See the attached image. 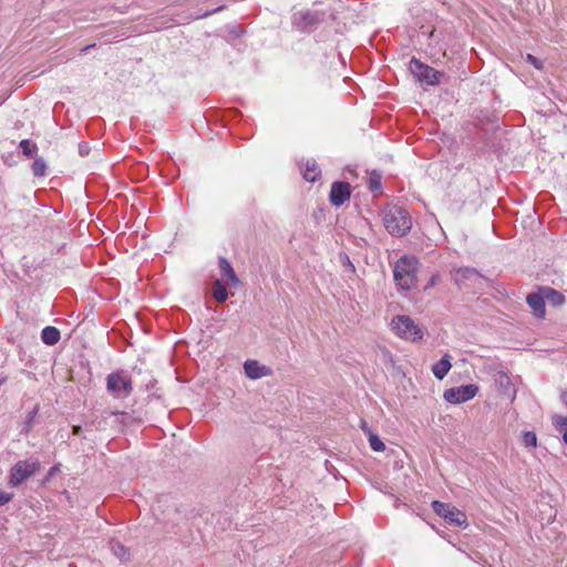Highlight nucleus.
Segmentation results:
<instances>
[{"label": "nucleus", "instance_id": "obj_1", "mask_svg": "<svg viewBox=\"0 0 567 567\" xmlns=\"http://www.w3.org/2000/svg\"><path fill=\"white\" fill-rule=\"evenodd\" d=\"M386 231L394 237H404L411 230L412 218L406 209L398 205H386L382 212Z\"/></svg>", "mask_w": 567, "mask_h": 567}, {"label": "nucleus", "instance_id": "obj_2", "mask_svg": "<svg viewBox=\"0 0 567 567\" xmlns=\"http://www.w3.org/2000/svg\"><path fill=\"white\" fill-rule=\"evenodd\" d=\"M328 20L336 21L337 14L334 10H301L292 16V25L296 27L299 31L311 33L313 32L320 24L327 22Z\"/></svg>", "mask_w": 567, "mask_h": 567}, {"label": "nucleus", "instance_id": "obj_3", "mask_svg": "<svg viewBox=\"0 0 567 567\" xmlns=\"http://www.w3.org/2000/svg\"><path fill=\"white\" fill-rule=\"evenodd\" d=\"M419 259L412 255H403L394 264L393 277L398 287L402 290H410L416 284Z\"/></svg>", "mask_w": 567, "mask_h": 567}, {"label": "nucleus", "instance_id": "obj_4", "mask_svg": "<svg viewBox=\"0 0 567 567\" xmlns=\"http://www.w3.org/2000/svg\"><path fill=\"white\" fill-rule=\"evenodd\" d=\"M40 461L37 457L18 461L9 472L8 484L18 487L40 470Z\"/></svg>", "mask_w": 567, "mask_h": 567}, {"label": "nucleus", "instance_id": "obj_5", "mask_svg": "<svg viewBox=\"0 0 567 567\" xmlns=\"http://www.w3.org/2000/svg\"><path fill=\"white\" fill-rule=\"evenodd\" d=\"M391 327L401 339L417 341L423 338V330L409 316L399 315L393 317Z\"/></svg>", "mask_w": 567, "mask_h": 567}, {"label": "nucleus", "instance_id": "obj_6", "mask_svg": "<svg viewBox=\"0 0 567 567\" xmlns=\"http://www.w3.org/2000/svg\"><path fill=\"white\" fill-rule=\"evenodd\" d=\"M431 507L433 512L442 517L447 524L462 528H466L468 526L466 514L452 504L433 501Z\"/></svg>", "mask_w": 567, "mask_h": 567}, {"label": "nucleus", "instance_id": "obj_7", "mask_svg": "<svg viewBox=\"0 0 567 567\" xmlns=\"http://www.w3.org/2000/svg\"><path fill=\"white\" fill-rule=\"evenodd\" d=\"M452 277L458 288L472 290L483 288L486 280L483 275L472 267H461L454 270Z\"/></svg>", "mask_w": 567, "mask_h": 567}, {"label": "nucleus", "instance_id": "obj_8", "mask_svg": "<svg viewBox=\"0 0 567 567\" xmlns=\"http://www.w3.org/2000/svg\"><path fill=\"white\" fill-rule=\"evenodd\" d=\"M106 390L114 398H127L133 392L132 380L124 371L112 372L106 378Z\"/></svg>", "mask_w": 567, "mask_h": 567}, {"label": "nucleus", "instance_id": "obj_9", "mask_svg": "<svg viewBox=\"0 0 567 567\" xmlns=\"http://www.w3.org/2000/svg\"><path fill=\"white\" fill-rule=\"evenodd\" d=\"M411 73L422 83L436 85L440 83L442 73L434 68L421 62L416 58H412L409 63Z\"/></svg>", "mask_w": 567, "mask_h": 567}, {"label": "nucleus", "instance_id": "obj_10", "mask_svg": "<svg viewBox=\"0 0 567 567\" xmlns=\"http://www.w3.org/2000/svg\"><path fill=\"white\" fill-rule=\"evenodd\" d=\"M478 392L476 384H466L444 391L443 398L453 404H460L473 399Z\"/></svg>", "mask_w": 567, "mask_h": 567}, {"label": "nucleus", "instance_id": "obj_11", "mask_svg": "<svg viewBox=\"0 0 567 567\" xmlns=\"http://www.w3.org/2000/svg\"><path fill=\"white\" fill-rule=\"evenodd\" d=\"M350 195L351 187L348 182H334L331 185L329 199L333 206L339 207L350 198Z\"/></svg>", "mask_w": 567, "mask_h": 567}, {"label": "nucleus", "instance_id": "obj_12", "mask_svg": "<svg viewBox=\"0 0 567 567\" xmlns=\"http://www.w3.org/2000/svg\"><path fill=\"white\" fill-rule=\"evenodd\" d=\"M244 370L247 378L257 380L264 377H271L274 371L270 367L260 364L257 360H246L244 363Z\"/></svg>", "mask_w": 567, "mask_h": 567}, {"label": "nucleus", "instance_id": "obj_13", "mask_svg": "<svg viewBox=\"0 0 567 567\" xmlns=\"http://www.w3.org/2000/svg\"><path fill=\"white\" fill-rule=\"evenodd\" d=\"M527 305L533 309L534 313L538 318H543L545 316V299L542 292V288L539 292H532L527 295L526 298Z\"/></svg>", "mask_w": 567, "mask_h": 567}, {"label": "nucleus", "instance_id": "obj_14", "mask_svg": "<svg viewBox=\"0 0 567 567\" xmlns=\"http://www.w3.org/2000/svg\"><path fill=\"white\" fill-rule=\"evenodd\" d=\"M451 368V355L446 353L441 360L432 365V372L436 379L443 380Z\"/></svg>", "mask_w": 567, "mask_h": 567}, {"label": "nucleus", "instance_id": "obj_15", "mask_svg": "<svg viewBox=\"0 0 567 567\" xmlns=\"http://www.w3.org/2000/svg\"><path fill=\"white\" fill-rule=\"evenodd\" d=\"M218 265L221 276L228 279L230 285L237 286L239 284V279L230 262L225 257H219Z\"/></svg>", "mask_w": 567, "mask_h": 567}, {"label": "nucleus", "instance_id": "obj_16", "mask_svg": "<svg viewBox=\"0 0 567 567\" xmlns=\"http://www.w3.org/2000/svg\"><path fill=\"white\" fill-rule=\"evenodd\" d=\"M545 302L553 307L561 306L565 302V296L551 287H543Z\"/></svg>", "mask_w": 567, "mask_h": 567}, {"label": "nucleus", "instance_id": "obj_17", "mask_svg": "<svg viewBox=\"0 0 567 567\" xmlns=\"http://www.w3.org/2000/svg\"><path fill=\"white\" fill-rule=\"evenodd\" d=\"M302 176L307 182L313 183L321 176V169L315 159H308L302 171Z\"/></svg>", "mask_w": 567, "mask_h": 567}, {"label": "nucleus", "instance_id": "obj_18", "mask_svg": "<svg viewBox=\"0 0 567 567\" xmlns=\"http://www.w3.org/2000/svg\"><path fill=\"white\" fill-rule=\"evenodd\" d=\"M60 338L61 333L59 329H56L55 327L48 326L42 329L41 339L43 343L48 346H54L59 342Z\"/></svg>", "mask_w": 567, "mask_h": 567}, {"label": "nucleus", "instance_id": "obj_19", "mask_svg": "<svg viewBox=\"0 0 567 567\" xmlns=\"http://www.w3.org/2000/svg\"><path fill=\"white\" fill-rule=\"evenodd\" d=\"M112 553L122 561L130 560V549L125 547L121 542L112 539L110 542Z\"/></svg>", "mask_w": 567, "mask_h": 567}, {"label": "nucleus", "instance_id": "obj_20", "mask_svg": "<svg viewBox=\"0 0 567 567\" xmlns=\"http://www.w3.org/2000/svg\"><path fill=\"white\" fill-rule=\"evenodd\" d=\"M213 297L217 302H225L228 298V291L226 286L219 280L216 279L213 286Z\"/></svg>", "mask_w": 567, "mask_h": 567}, {"label": "nucleus", "instance_id": "obj_21", "mask_svg": "<svg viewBox=\"0 0 567 567\" xmlns=\"http://www.w3.org/2000/svg\"><path fill=\"white\" fill-rule=\"evenodd\" d=\"M19 147L21 148L22 154L28 158L34 157L38 152L37 144L30 140H22L19 144Z\"/></svg>", "mask_w": 567, "mask_h": 567}, {"label": "nucleus", "instance_id": "obj_22", "mask_svg": "<svg viewBox=\"0 0 567 567\" xmlns=\"http://www.w3.org/2000/svg\"><path fill=\"white\" fill-rule=\"evenodd\" d=\"M368 436H369L370 447L374 452H383L385 450V444L381 441L379 435H377L372 432L371 429H368Z\"/></svg>", "mask_w": 567, "mask_h": 567}, {"label": "nucleus", "instance_id": "obj_23", "mask_svg": "<svg viewBox=\"0 0 567 567\" xmlns=\"http://www.w3.org/2000/svg\"><path fill=\"white\" fill-rule=\"evenodd\" d=\"M47 171V164L42 157L34 158V162L32 163V172L33 175L37 177H42L45 175Z\"/></svg>", "mask_w": 567, "mask_h": 567}, {"label": "nucleus", "instance_id": "obj_24", "mask_svg": "<svg viewBox=\"0 0 567 567\" xmlns=\"http://www.w3.org/2000/svg\"><path fill=\"white\" fill-rule=\"evenodd\" d=\"M224 8H225L224 6H219V7L215 8V9H213V10L205 11V12L196 14V16H188V17H186L184 19L178 18L175 21L177 23H183L184 21L192 20V19H204V18H207V17L214 14V13L220 12L221 10H224Z\"/></svg>", "mask_w": 567, "mask_h": 567}, {"label": "nucleus", "instance_id": "obj_25", "mask_svg": "<svg viewBox=\"0 0 567 567\" xmlns=\"http://www.w3.org/2000/svg\"><path fill=\"white\" fill-rule=\"evenodd\" d=\"M381 178H382V176L379 173H375V172H373L370 175V178H369V189L371 192L381 190V188H382Z\"/></svg>", "mask_w": 567, "mask_h": 567}, {"label": "nucleus", "instance_id": "obj_26", "mask_svg": "<svg viewBox=\"0 0 567 567\" xmlns=\"http://www.w3.org/2000/svg\"><path fill=\"white\" fill-rule=\"evenodd\" d=\"M338 259H339V262L341 264V266L346 270H348L350 272H355V267L352 264V261L350 260V257L346 252H340L338 255Z\"/></svg>", "mask_w": 567, "mask_h": 567}, {"label": "nucleus", "instance_id": "obj_27", "mask_svg": "<svg viewBox=\"0 0 567 567\" xmlns=\"http://www.w3.org/2000/svg\"><path fill=\"white\" fill-rule=\"evenodd\" d=\"M523 444L526 447H535L537 445V436L532 431H526L523 433Z\"/></svg>", "mask_w": 567, "mask_h": 567}, {"label": "nucleus", "instance_id": "obj_28", "mask_svg": "<svg viewBox=\"0 0 567 567\" xmlns=\"http://www.w3.org/2000/svg\"><path fill=\"white\" fill-rule=\"evenodd\" d=\"M111 414L113 415H116L120 420V422L123 424V425H130L132 424L133 422V417L130 415V413L127 412H124V411H115V412H112Z\"/></svg>", "mask_w": 567, "mask_h": 567}, {"label": "nucleus", "instance_id": "obj_29", "mask_svg": "<svg viewBox=\"0 0 567 567\" xmlns=\"http://www.w3.org/2000/svg\"><path fill=\"white\" fill-rule=\"evenodd\" d=\"M553 423L558 430L567 427V416L556 415L553 417Z\"/></svg>", "mask_w": 567, "mask_h": 567}, {"label": "nucleus", "instance_id": "obj_30", "mask_svg": "<svg viewBox=\"0 0 567 567\" xmlns=\"http://www.w3.org/2000/svg\"><path fill=\"white\" fill-rule=\"evenodd\" d=\"M37 413H38L37 409H33L32 411H30L28 413L27 421H25V427H24L25 432L30 431V429L32 426L33 419L35 417Z\"/></svg>", "mask_w": 567, "mask_h": 567}, {"label": "nucleus", "instance_id": "obj_31", "mask_svg": "<svg viewBox=\"0 0 567 567\" xmlns=\"http://www.w3.org/2000/svg\"><path fill=\"white\" fill-rule=\"evenodd\" d=\"M498 383L501 386L507 389L512 385L511 380L506 373H499Z\"/></svg>", "mask_w": 567, "mask_h": 567}, {"label": "nucleus", "instance_id": "obj_32", "mask_svg": "<svg viewBox=\"0 0 567 567\" xmlns=\"http://www.w3.org/2000/svg\"><path fill=\"white\" fill-rule=\"evenodd\" d=\"M13 498V494L12 493H7V492H3V491H0V506L11 502Z\"/></svg>", "mask_w": 567, "mask_h": 567}, {"label": "nucleus", "instance_id": "obj_33", "mask_svg": "<svg viewBox=\"0 0 567 567\" xmlns=\"http://www.w3.org/2000/svg\"><path fill=\"white\" fill-rule=\"evenodd\" d=\"M526 60L537 69H542L543 63L536 56L527 54Z\"/></svg>", "mask_w": 567, "mask_h": 567}, {"label": "nucleus", "instance_id": "obj_34", "mask_svg": "<svg viewBox=\"0 0 567 567\" xmlns=\"http://www.w3.org/2000/svg\"><path fill=\"white\" fill-rule=\"evenodd\" d=\"M79 153H80V155H81V156H83V157H84V156H86V155H89V153H90V146H89L86 143H84V142L80 143V144H79Z\"/></svg>", "mask_w": 567, "mask_h": 567}, {"label": "nucleus", "instance_id": "obj_35", "mask_svg": "<svg viewBox=\"0 0 567 567\" xmlns=\"http://www.w3.org/2000/svg\"><path fill=\"white\" fill-rule=\"evenodd\" d=\"M439 280H440V275H437V274L432 275L427 285L425 286V289L435 286L439 282Z\"/></svg>", "mask_w": 567, "mask_h": 567}, {"label": "nucleus", "instance_id": "obj_36", "mask_svg": "<svg viewBox=\"0 0 567 567\" xmlns=\"http://www.w3.org/2000/svg\"><path fill=\"white\" fill-rule=\"evenodd\" d=\"M560 401L567 408V390L560 393Z\"/></svg>", "mask_w": 567, "mask_h": 567}, {"label": "nucleus", "instance_id": "obj_37", "mask_svg": "<svg viewBox=\"0 0 567 567\" xmlns=\"http://www.w3.org/2000/svg\"><path fill=\"white\" fill-rule=\"evenodd\" d=\"M81 430H82V429H81V426H80V425H74V426L72 427V433H73V435H79V434L81 433Z\"/></svg>", "mask_w": 567, "mask_h": 567}, {"label": "nucleus", "instance_id": "obj_38", "mask_svg": "<svg viewBox=\"0 0 567 567\" xmlns=\"http://www.w3.org/2000/svg\"><path fill=\"white\" fill-rule=\"evenodd\" d=\"M361 429L363 430V432L365 434H368V429H370V427L368 426L367 422L363 420L361 421Z\"/></svg>", "mask_w": 567, "mask_h": 567}, {"label": "nucleus", "instance_id": "obj_39", "mask_svg": "<svg viewBox=\"0 0 567 567\" xmlns=\"http://www.w3.org/2000/svg\"><path fill=\"white\" fill-rule=\"evenodd\" d=\"M563 440L564 442L567 444V430L565 431L564 435H563Z\"/></svg>", "mask_w": 567, "mask_h": 567}, {"label": "nucleus", "instance_id": "obj_40", "mask_svg": "<svg viewBox=\"0 0 567 567\" xmlns=\"http://www.w3.org/2000/svg\"><path fill=\"white\" fill-rule=\"evenodd\" d=\"M55 470H56V467H55V466H54V467H52V468L50 470L49 474H50V475H53V473H55Z\"/></svg>", "mask_w": 567, "mask_h": 567}, {"label": "nucleus", "instance_id": "obj_41", "mask_svg": "<svg viewBox=\"0 0 567 567\" xmlns=\"http://www.w3.org/2000/svg\"><path fill=\"white\" fill-rule=\"evenodd\" d=\"M92 47H94V44L85 47V48L83 49V51H86V50H89V49H90V48H92Z\"/></svg>", "mask_w": 567, "mask_h": 567}, {"label": "nucleus", "instance_id": "obj_42", "mask_svg": "<svg viewBox=\"0 0 567 567\" xmlns=\"http://www.w3.org/2000/svg\"><path fill=\"white\" fill-rule=\"evenodd\" d=\"M313 217L317 219L319 217V214L313 213Z\"/></svg>", "mask_w": 567, "mask_h": 567}, {"label": "nucleus", "instance_id": "obj_43", "mask_svg": "<svg viewBox=\"0 0 567 567\" xmlns=\"http://www.w3.org/2000/svg\"><path fill=\"white\" fill-rule=\"evenodd\" d=\"M4 381H6V379H4V378H1V379H0V384H2Z\"/></svg>", "mask_w": 567, "mask_h": 567}]
</instances>
